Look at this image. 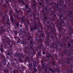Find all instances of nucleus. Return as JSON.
I'll use <instances>...</instances> for the list:
<instances>
[{
	"label": "nucleus",
	"instance_id": "obj_1",
	"mask_svg": "<svg viewBox=\"0 0 73 73\" xmlns=\"http://www.w3.org/2000/svg\"><path fill=\"white\" fill-rule=\"evenodd\" d=\"M11 21H13V17L12 16L11 17Z\"/></svg>",
	"mask_w": 73,
	"mask_h": 73
},
{
	"label": "nucleus",
	"instance_id": "obj_2",
	"mask_svg": "<svg viewBox=\"0 0 73 73\" xmlns=\"http://www.w3.org/2000/svg\"><path fill=\"white\" fill-rule=\"evenodd\" d=\"M1 51H3V49L2 48H1V49H0Z\"/></svg>",
	"mask_w": 73,
	"mask_h": 73
},
{
	"label": "nucleus",
	"instance_id": "obj_3",
	"mask_svg": "<svg viewBox=\"0 0 73 73\" xmlns=\"http://www.w3.org/2000/svg\"><path fill=\"white\" fill-rule=\"evenodd\" d=\"M43 54H45V52H43Z\"/></svg>",
	"mask_w": 73,
	"mask_h": 73
},
{
	"label": "nucleus",
	"instance_id": "obj_4",
	"mask_svg": "<svg viewBox=\"0 0 73 73\" xmlns=\"http://www.w3.org/2000/svg\"><path fill=\"white\" fill-rule=\"evenodd\" d=\"M17 43H19V41H17Z\"/></svg>",
	"mask_w": 73,
	"mask_h": 73
},
{
	"label": "nucleus",
	"instance_id": "obj_5",
	"mask_svg": "<svg viewBox=\"0 0 73 73\" xmlns=\"http://www.w3.org/2000/svg\"><path fill=\"white\" fill-rule=\"evenodd\" d=\"M26 8H27H27H28V7H27V6H26Z\"/></svg>",
	"mask_w": 73,
	"mask_h": 73
},
{
	"label": "nucleus",
	"instance_id": "obj_6",
	"mask_svg": "<svg viewBox=\"0 0 73 73\" xmlns=\"http://www.w3.org/2000/svg\"><path fill=\"white\" fill-rule=\"evenodd\" d=\"M39 4H40V5H41V3H40Z\"/></svg>",
	"mask_w": 73,
	"mask_h": 73
},
{
	"label": "nucleus",
	"instance_id": "obj_7",
	"mask_svg": "<svg viewBox=\"0 0 73 73\" xmlns=\"http://www.w3.org/2000/svg\"><path fill=\"white\" fill-rule=\"evenodd\" d=\"M20 26H21V28H22V26H21V25H20Z\"/></svg>",
	"mask_w": 73,
	"mask_h": 73
},
{
	"label": "nucleus",
	"instance_id": "obj_8",
	"mask_svg": "<svg viewBox=\"0 0 73 73\" xmlns=\"http://www.w3.org/2000/svg\"><path fill=\"white\" fill-rule=\"evenodd\" d=\"M68 46H69L70 45V44H68Z\"/></svg>",
	"mask_w": 73,
	"mask_h": 73
},
{
	"label": "nucleus",
	"instance_id": "obj_9",
	"mask_svg": "<svg viewBox=\"0 0 73 73\" xmlns=\"http://www.w3.org/2000/svg\"><path fill=\"white\" fill-rule=\"evenodd\" d=\"M18 25H19V24H18L17 25V26H18Z\"/></svg>",
	"mask_w": 73,
	"mask_h": 73
},
{
	"label": "nucleus",
	"instance_id": "obj_10",
	"mask_svg": "<svg viewBox=\"0 0 73 73\" xmlns=\"http://www.w3.org/2000/svg\"><path fill=\"white\" fill-rule=\"evenodd\" d=\"M27 12H29V10H27Z\"/></svg>",
	"mask_w": 73,
	"mask_h": 73
},
{
	"label": "nucleus",
	"instance_id": "obj_11",
	"mask_svg": "<svg viewBox=\"0 0 73 73\" xmlns=\"http://www.w3.org/2000/svg\"><path fill=\"white\" fill-rule=\"evenodd\" d=\"M34 6H35V5H34Z\"/></svg>",
	"mask_w": 73,
	"mask_h": 73
}]
</instances>
